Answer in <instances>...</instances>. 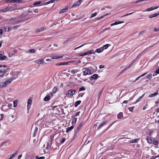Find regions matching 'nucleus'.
<instances>
[{
  "instance_id": "f257e3e1",
  "label": "nucleus",
  "mask_w": 159,
  "mask_h": 159,
  "mask_svg": "<svg viewBox=\"0 0 159 159\" xmlns=\"http://www.w3.org/2000/svg\"><path fill=\"white\" fill-rule=\"evenodd\" d=\"M82 73L84 76H86L87 75H90L92 74L91 70L89 67H84L82 69Z\"/></svg>"
},
{
  "instance_id": "f03ea898",
  "label": "nucleus",
  "mask_w": 159,
  "mask_h": 159,
  "mask_svg": "<svg viewBox=\"0 0 159 159\" xmlns=\"http://www.w3.org/2000/svg\"><path fill=\"white\" fill-rule=\"evenodd\" d=\"M10 80L9 79L5 81H1L0 82V87L1 88H3L6 87L7 85L10 84L11 82H9Z\"/></svg>"
},
{
  "instance_id": "7ed1b4c3",
  "label": "nucleus",
  "mask_w": 159,
  "mask_h": 159,
  "mask_svg": "<svg viewBox=\"0 0 159 159\" xmlns=\"http://www.w3.org/2000/svg\"><path fill=\"white\" fill-rule=\"evenodd\" d=\"M20 73V71H17L14 72L13 77H11L9 79L10 80L9 82H11L13 80H15L16 78H17L18 75Z\"/></svg>"
},
{
  "instance_id": "20e7f679",
  "label": "nucleus",
  "mask_w": 159,
  "mask_h": 159,
  "mask_svg": "<svg viewBox=\"0 0 159 159\" xmlns=\"http://www.w3.org/2000/svg\"><path fill=\"white\" fill-rule=\"evenodd\" d=\"M63 57V56H59L57 54H52L51 57L53 59H58L62 58Z\"/></svg>"
},
{
  "instance_id": "39448f33",
  "label": "nucleus",
  "mask_w": 159,
  "mask_h": 159,
  "mask_svg": "<svg viewBox=\"0 0 159 159\" xmlns=\"http://www.w3.org/2000/svg\"><path fill=\"white\" fill-rule=\"evenodd\" d=\"M76 92V90L72 89H69L67 92L66 93V95H70L72 96Z\"/></svg>"
},
{
  "instance_id": "423d86ee",
  "label": "nucleus",
  "mask_w": 159,
  "mask_h": 159,
  "mask_svg": "<svg viewBox=\"0 0 159 159\" xmlns=\"http://www.w3.org/2000/svg\"><path fill=\"white\" fill-rule=\"evenodd\" d=\"M68 62L69 64H70V65L74 64L75 65H78L79 63H81V61L80 60L70 61H68Z\"/></svg>"
},
{
  "instance_id": "0eeeda50",
  "label": "nucleus",
  "mask_w": 159,
  "mask_h": 159,
  "mask_svg": "<svg viewBox=\"0 0 159 159\" xmlns=\"http://www.w3.org/2000/svg\"><path fill=\"white\" fill-rule=\"evenodd\" d=\"M35 62L38 64H42L44 63V61L43 58H40L35 60Z\"/></svg>"
},
{
  "instance_id": "6e6552de",
  "label": "nucleus",
  "mask_w": 159,
  "mask_h": 159,
  "mask_svg": "<svg viewBox=\"0 0 159 159\" xmlns=\"http://www.w3.org/2000/svg\"><path fill=\"white\" fill-rule=\"evenodd\" d=\"M81 3V0H79L77 2L74 3L72 6L71 7H77L80 5Z\"/></svg>"
},
{
  "instance_id": "1a4fd4ad",
  "label": "nucleus",
  "mask_w": 159,
  "mask_h": 159,
  "mask_svg": "<svg viewBox=\"0 0 159 159\" xmlns=\"http://www.w3.org/2000/svg\"><path fill=\"white\" fill-rule=\"evenodd\" d=\"M98 77V74H95L91 76L89 78L90 80H96Z\"/></svg>"
},
{
  "instance_id": "9d476101",
  "label": "nucleus",
  "mask_w": 159,
  "mask_h": 159,
  "mask_svg": "<svg viewBox=\"0 0 159 159\" xmlns=\"http://www.w3.org/2000/svg\"><path fill=\"white\" fill-rule=\"evenodd\" d=\"M8 69L6 70H0V77L3 76L8 71Z\"/></svg>"
},
{
  "instance_id": "9b49d317",
  "label": "nucleus",
  "mask_w": 159,
  "mask_h": 159,
  "mask_svg": "<svg viewBox=\"0 0 159 159\" xmlns=\"http://www.w3.org/2000/svg\"><path fill=\"white\" fill-rule=\"evenodd\" d=\"M78 71V70H76V69H71L70 70L69 69L68 70V72H70L72 74H74L76 73H77Z\"/></svg>"
},
{
  "instance_id": "f8f14e48",
  "label": "nucleus",
  "mask_w": 159,
  "mask_h": 159,
  "mask_svg": "<svg viewBox=\"0 0 159 159\" xmlns=\"http://www.w3.org/2000/svg\"><path fill=\"white\" fill-rule=\"evenodd\" d=\"M70 65V64H69V62H60L59 63L57 64H56V66H60L61 65Z\"/></svg>"
},
{
  "instance_id": "ddd939ff",
  "label": "nucleus",
  "mask_w": 159,
  "mask_h": 159,
  "mask_svg": "<svg viewBox=\"0 0 159 159\" xmlns=\"http://www.w3.org/2000/svg\"><path fill=\"white\" fill-rule=\"evenodd\" d=\"M124 22V21H116L114 23H112L111 24V26H112L114 25H117L119 24H121L122 23H123Z\"/></svg>"
},
{
  "instance_id": "4468645a",
  "label": "nucleus",
  "mask_w": 159,
  "mask_h": 159,
  "mask_svg": "<svg viewBox=\"0 0 159 159\" xmlns=\"http://www.w3.org/2000/svg\"><path fill=\"white\" fill-rule=\"evenodd\" d=\"M46 29L45 27H40L39 28L36 30V32H39L45 30Z\"/></svg>"
},
{
  "instance_id": "2eb2a0df",
  "label": "nucleus",
  "mask_w": 159,
  "mask_h": 159,
  "mask_svg": "<svg viewBox=\"0 0 159 159\" xmlns=\"http://www.w3.org/2000/svg\"><path fill=\"white\" fill-rule=\"evenodd\" d=\"M57 89L56 87H54L52 89V92L50 93L51 95H52L53 94H55L57 92Z\"/></svg>"
},
{
  "instance_id": "dca6fc26",
  "label": "nucleus",
  "mask_w": 159,
  "mask_h": 159,
  "mask_svg": "<svg viewBox=\"0 0 159 159\" xmlns=\"http://www.w3.org/2000/svg\"><path fill=\"white\" fill-rule=\"evenodd\" d=\"M103 51V48L102 47L100 48L97 49L95 51L96 52H97L98 53H100L102 52Z\"/></svg>"
},
{
  "instance_id": "f3484780",
  "label": "nucleus",
  "mask_w": 159,
  "mask_h": 159,
  "mask_svg": "<svg viewBox=\"0 0 159 159\" xmlns=\"http://www.w3.org/2000/svg\"><path fill=\"white\" fill-rule=\"evenodd\" d=\"M19 0H6V2H19Z\"/></svg>"
},
{
  "instance_id": "a211bd4d",
  "label": "nucleus",
  "mask_w": 159,
  "mask_h": 159,
  "mask_svg": "<svg viewBox=\"0 0 159 159\" xmlns=\"http://www.w3.org/2000/svg\"><path fill=\"white\" fill-rule=\"evenodd\" d=\"M68 8L67 7H66L64 8L61 9L60 11V13H62L65 12L67 10Z\"/></svg>"
},
{
  "instance_id": "6ab92c4d",
  "label": "nucleus",
  "mask_w": 159,
  "mask_h": 159,
  "mask_svg": "<svg viewBox=\"0 0 159 159\" xmlns=\"http://www.w3.org/2000/svg\"><path fill=\"white\" fill-rule=\"evenodd\" d=\"M139 140V139H132L131 140L129 141V142L131 143H136Z\"/></svg>"
},
{
  "instance_id": "aec40b11",
  "label": "nucleus",
  "mask_w": 159,
  "mask_h": 159,
  "mask_svg": "<svg viewBox=\"0 0 159 159\" xmlns=\"http://www.w3.org/2000/svg\"><path fill=\"white\" fill-rule=\"evenodd\" d=\"M132 65V63H131L129 65V66H127L125 69H124L123 70L121 71V72H124L125 71H126V70H128V69H129V68H130L131 66Z\"/></svg>"
},
{
  "instance_id": "412c9836",
  "label": "nucleus",
  "mask_w": 159,
  "mask_h": 159,
  "mask_svg": "<svg viewBox=\"0 0 159 159\" xmlns=\"http://www.w3.org/2000/svg\"><path fill=\"white\" fill-rule=\"evenodd\" d=\"M146 140H147V142L149 143H152V138L148 136L147 137Z\"/></svg>"
},
{
  "instance_id": "4be33fe9",
  "label": "nucleus",
  "mask_w": 159,
  "mask_h": 159,
  "mask_svg": "<svg viewBox=\"0 0 159 159\" xmlns=\"http://www.w3.org/2000/svg\"><path fill=\"white\" fill-rule=\"evenodd\" d=\"M106 123L105 122L102 121V123L100 124L99 126H98L97 129L98 130L100 129L101 127H102L103 126H104L106 124Z\"/></svg>"
},
{
  "instance_id": "5701e85b",
  "label": "nucleus",
  "mask_w": 159,
  "mask_h": 159,
  "mask_svg": "<svg viewBox=\"0 0 159 159\" xmlns=\"http://www.w3.org/2000/svg\"><path fill=\"white\" fill-rule=\"evenodd\" d=\"M50 97L49 95H47L44 98V100L45 101H48L50 100Z\"/></svg>"
},
{
  "instance_id": "b1692460",
  "label": "nucleus",
  "mask_w": 159,
  "mask_h": 159,
  "mask_svg": "<svg viewBox=\"0 0 159 159\" xmlns=\"http://www.w3.org/2000/svg\"><path fill=\"white\" fill-rule=\"evenodd\" d=\"M123 117V113L122 112L119 113L117 115V118L118 119H120Z\"/></svg>"
},
{
  "instance_id": "393cba45",
  "label": "nucleus",
  "mask_w": 159,
  "mask_h": 159,
  "mask_svg": "<svg viewBox=\"0 0 159 159\" xmlns=\"http://www.w3.org/2000/svg\"><path fill=\"white\" fill-rule=\"evenodd\" d=\"M77 119V118L74 117H73L71 122L72 124L73 125L75 124L76 122Z\"/></svg>"
},
{
  "instance_id": "a878e982",
  "label": "nucleus",
  "mask_w": 159,
  "mask_h": 159,
  "mask_svg": "<svg viewBox=\"0 0 159 159\" xmlns=\"http://www.w3.org/2000/svg\"><path fill=\"white\" fill-rule=\"evenodd\" d=\"M157 94H158V92H156L155 93H154L150 94L149 96V97H150V98H152V97H154L156 96Z\"/></svg>"
},
{
  "instance_id": "bb28decb",
  "label": "nucleus",
  "mask_w": 159,
  "mask_h": 159,
  "mask_svg": "<svg viewBox=\"0 0 159 159\" xmlns=\"http://www.w3.org/2000/svg\"><path fill=\"white\" fill-rule=\"evenodd\" d=\"M6 9L7 11H12L13 10V8L12 7H7Z\"/></svg>"
},
{
  "instance_id": "cd10ccee",
  "label": "nucleus",
  "mask_w": 159,
  "mask_h": 159,
  "mask_svg": "<svg viewBox=\"0 0 159 159\" xmlns=\"http://www.w3.org/2000/svg\"><path fill=\"white\" fill-rule=\"evenodd\" d=\"M81 102V101L80 100L78 101L75 102V107H77L79 105Z\"/></svg>"
},
{
  "instance_id": "c85d7f7f",
  "label": "nucleus",
  "mask_w": 159,
  "mask_h": 159,
  "mask_svg": "<svg viewBox=\"0 0 159 159\" xmlns=\"http://www.w3.org/2000/svg\"><path fill=\"white\" fill-rule=\"evenodd\" d=\"M54 137V135L52 134L50 136V138L49 139V141H51L50 145L52 144V140H53V139Z\"/></svg>"
},
{
  "instance_id": "c756f323",
  "label": "nucleus",
  "mask_w": 159,
  "mask_h": 159,
  "mask_svg": "<svg viewBox=\"0 0 159 159\" xmlns=\"http://www.w3.org/2000/svg\"><path fill=\"white\" fill-rule=\"evenodd\" d=\"M74 128V126L73 125H72L70 127L68 128L67 129L66 131V132L67 133L68 131L71 130H72Z\"/></svg>"
},
{
  "instance_id": "7c9ffc66",
  "label": "nucleus",
  "mask_w": 159,
  "mask_h": 159,
  "mask_svg": "<svg viewBox=\"0 0 159 159\" xmlns=\"http://www.w3.org/2000/svg\"><path fill=\"white\" fill-rule=\"evenodd\" d=\"M157 13H155L149 16V18H152L153 17H156L157 16Z\"/></svg>"
},
{
  "instance_id": "2f4dec72",
  "label": "nucleus",
  "mask_w": 159,
  "mask_h": 159,
  "mask_svg": "<svg viewBox=\"0 0 159 159\" xmlns=\"http://www.w3.org/2000/svg\"><path fill=\"white\" fill-rule=\"evenodd\" d=\"M108 14H107L104 15H103V16H101L100 17H98L96 19L97 20H100L101 19H102L105 16H106Z\"/></svg>"
},
{
  "instance_id": "473e14b6",
  "label": "nucleus",
  "mask_w": 159,
  "mask_h": 159,
  "mask_svg": "<svg viewBox=\"0 0 159 159\" xmlns=\"http://www.w3.org/2000/svg\"><path fill=\"white\" fill-rule=\"evenodd\" d=\"M109 44H106L105 45H104L102 47V48H103V50H104V49H107L109 47Z\"/></svg>"
},
{
  "instance_id": "72a5a7b5",
  "label": "nucleus",
  "mask_w": 159,
  "mask_h": 159,
  "mask_svg": "<svg viewBox=\"0 0 159 159\" xmlns=\"http://www.w3.org/2000/svg\"><path fill=\"white\" fill-rule=\"evenodd\" d=\"M144 93L143 94L142 96H140L139 98L136 101V103L139 102L143 97L144 95Z\"/></svg>"
},
{
  "instance_id": "f704fd0d",
  "label": "nucleus",
  "mask_w": 159,
  "mask_h": 159,
  "mask_svg": "<svg viewBox=\"0 0 159 159\" xmlns=\"http://www.w3.org/2000/svg\"><path fill=\"white\" fill-rule=\"evenodd\" d=\"M147 73H145L144 74H143V75H142L140 76H139L135 80V81H134V82H135L140 77H142V76H144V75H146L147 74Z\"/></svg>"
},
{
  "instance_id": "c9c22d12",
  "label": "nucleus",
  "mask_w": 159,
  "mask_h": 159,
  "mask_svg": "<svg viewBox=\"0 0 159 159\" xmlns=\"http://www.w3.org/2000/svg\"><path fill=\"white\" fill-rule=\"evenodd\" d=\"M29 52L30 53H34L35 52V50L34 49H31L29 50Z\"/></svg>"
},
{
  "instance_id": "e433bc0d",
  "label": "nucleus",
  "mask_w": 159,
  "mask_h": 159,
  "mask_svg": "<svg viewBox=\"0 0 159 159\" xmlns=\"http://www.w3.org/2000/svg\"><path fill=\"white\" fill-rule=\"evenodd\" d=\"M17 152H16L15 153H14V154H12L10 157L9 158L10 159H11V158L14 157L17 154Z\"/></svg>"
},
{
  "instance_id": "4c0bfd02",
  "label": "nucleus",
  "mask_w": 159,
  "mask_h": 159,
  "mask_svg": "<svg viewBox=\"0 0 159 159\" xmlns=\"http://www.w3.org/2000/svg\"><path fill=\"white\" fill-rule=\"evenodd\" d=\"M7 9H6V7L5 8L2 9L0 10V12H4L7 11Z\"/></svg>"
},
{
  "instance_id": "58836bf2",
  "label": "nucleus",
  "mask_w": 159,
  "mask_h": 159,
  "mask_svg": "<svg viewBox=\"0 0 159 159\" xmlns=\"http://www.w3.org/2000/svg\"><path fill=\"white\" fill-rule=\"evenodd\" d=\"M153 10V7H151L150 8L147 9L146 10V11H149Z\"/></svg>"
},
{
  "instance_id": "ea45409f",
  "label": "nucleus",
  "mask_w": 159,
  "mask_h": 159,
  "mask_svg": "<svg viewBox=\"0 0 159 159\" xmlns=\"http://www.w3.org/2000/svg\"><path fill=\"white\" fill-rule=\"evenodd\" d=\"M35 158L37 159H44L45 157H39L38 156H36L35 157Z\"/></svg>"
},
{
  "instance_id": "a19ab883",
  "label": "nucleus",
  "mask_w": 159,
  "mask_h": 159,
  "mask_svg": "<svg viewBox=\"0 0 159 159\" xmlns=\"http://www.w3.org/2000/svg\"><path fill=\"white\" fill-rule=\"evenodd\" d=\"M153 143L155 145H157L158 143V141L156 140H154L153 142Z\"/></svg>"
},
{
  "instance_id": "79ce46f5",
  "label": "nucleus",
  "mask_w": 159,
  "mask_h": 159,
  "mask_svg": "<svg viewBox=\"0 0 159 159\" xmlns=\"http://www.w3.org/2000/svg\"><path fill=\"white\" fill-rule=\"evenodd\" d=\"M32 98H29L28 99V102H27L28 104H31L32 103Z\"/></svg>"
},
{
  "instance_id": "37998d69",
  "label": "nucleus",
  "mask_w": 159,
  "mask_h": 159,
  "mask_svg": "<svg viewBox=\"0 0 159 159\" xmlns=\"http://www.w3.org/2000/svg\"><path fill=\"white\" fill-rule=\"evenodd\" d=\"M85 89L84 87L83 86H82V87H81V88H80L79 89V92L85 90Z\"/></svg>"
},
{
  "instance_id": "c03bdc74",
  "label": "nucleus",
  "mask_w": 159,
  "mask_h": 159,
  "mask_svg": "<svg viewBox=\"0 0 159 159\" xmlns=\"http://www.w3.org/2000/svg\"><path fill=\"white\" fill-rule=\"evenodd\" d=\"M41 2L40 1L37 2H34L33 4L34 6H36L38 4H40L41 3Z\"/></svg>"
},
{
  "instance_id": "a18cd8bd",
  "label": "nucleus",
  "mask_w": 159,
  "mask_h": 159,
  "mask_svg": "<svg viewBox=\"0 0 159 159\" xmlns=\"http://www.w3.org/2000/svg\"><path fill=\"white\" fill-rule=\"evenodd\" d=\"M7 58V57L5 56H3L1 57V58L0 59V60L2 61L5 60Z\"/></svg>"
},
{
  "instance_id": "49530a36",
  "label": "nucleus",
  "mask_w": 159,
  "mask_h": 159,
  "mask_svg": "<svg viewBox=\"0 0 159 159\" xmlns=\"http://www.w3.org/2000/svg\"><path fill=\"white\" fill-rule=\"evenodd\" d=\"M97 15V13L96 12L94 13H93V14H91L90 18H93V17L96 16Z\"/></svg>"
},
{
  "instance_id": "de8ad7c7",
  "label": "nucleus",
  "mask_w": 159,
  "mask_h": 159,
  "mask_svg": "<svg viewBox=\"0 0 159 159\" xmlns=\"http://www.w3.org/2000/svg\"><path fill=\"white\" fill-rule=\"evenodd\" d=\"M80 113V111L77 112L75 113L73 116H77L79 115V114ZM73 117V116H72Z\"/></svg>"
},
{
  "instance_id": "09e8293b",
  "label": "nucleus",
  "mask_w": 159,
  "mask_h": 159,
  "mask_svg": "<svg viewBox=\"0 0 159 159\" xmlns=\"http://www.w3.org/2000/svg\"><path fill=\"white\" fill-rule=\"evenodd\" d=\"M109 149L111 150H113L114 148V146L113 145H111V146L108 147Z\"/></svg>"
},
{
  "instance_id": "8fccbe9b",
  "label": "nucleus",
  "mask_w": 159,
  "mask_h": 159,
  "mask_svg": "<svg viewBox=\"0 0 159 159\" xmlns=\"http://www.w3.org/2000/svg\"><path fill=\"white\" fill-rule=\"evenodd\" d=\"M152 75L151 74H149L146 76V78L147 79H150L152 77Z\"/></svg>"
},
{
  "instance_id": "3c124183",
  "label": "nucleus",
  "mask_w": 159,
  "mask_h": 159,
  "mask_svg": "<svg viewBox=\"0 0 159 159\" xmlns=\"http://www.w3.org/2000/svg\"><path fill=\"white\" fill-rule=\"evenodd\" d=\"M17 101L16 100L14 101L13 102L14 107H15L17 105Z\"/></svg>"
},
{
  "instance_id": "603ef678",
  "label": "nucleus",
  "mask_w": 159,
  "mask_h": 159,
  "mask_svg": "<svg viewBox=\"0 0 159 159\" xmlns=\"http://www.w3.org/2000/svg\"><path fill=\"white\" fill-rule=\"evenodd\" d=\"M89 52H90V54H94L96 52L95 51H94L93 50H90Z\"/></svg>"
},
{
  "instance_id": "864d4df0",
  "label": "nucleus",
  "mask_w": 159,
  "mask_h": 159,
  "mask_svg": "<svg viewBox=\"0 0 159 159\" xmlns=\"http://www.w3.org/2000/svg\"><path fill=\"white\" fill-rule=\"evenodd\" d=\"M102 91H101L100 92H99V93H98V99L100 97V96H101V95L102 93Z\"/></svg>"
},
{
  "instance_id": "5fc2aeb1",
  "label": "nucleus",
  "mask_w": 159,
  "mask_h": 159,
  "mask_svg": "<svg viewBox=\"0 0 159 159\" xmlns=\"http://www.w3.org/2000/svg\"><path fill=\"white\" fill-rule=\"evenodd\" d=\"M19 26V25H17L16 26H15L13 27V29H16Z\"/></svg>"
},
{
  "instance_id": "6e6d98bb",
  "label": "nucleus",
  "mask_w": 159,
  "mask_h": 159,
  "mask_svg": "<svg viewBox=\"0 0 159 159\" xmlns=\"http://www.w3.org/2000/svg\"><path fill=\"white\" fill-rule=\"evenodd\" d=\"M65 140H66L65 138H63L62 139V140H61V143H63L65 141Z\"/></svg>"
},
{
  "instance_id": "4d7b16f0",
  "label": "nucleus",
  "mask_w": 159,
  "mask_h": 159,
  "mask_svg": "<svg viewBox=\"0 0 159 159\" xmlns=\"http://www.w3.org/2000/svg\"><path fill=\"white\" fill-rule=\"evenodd\" d=\"M134 13V12H132L131 13H129V14H126L123 16H122V17H124V16H127L130 15L132 14V13Z\"/></svg>"
},
{
  "instance_id": "13d9d810",
  "label": "nucleus",
  "mask_w": 159,
  "mask_h": 159,
  "mask_svg": "<svg viewBox=\"0 0 159 159\" xmlns=\"http://www.w3.org/2000/svg\"><path fill=\"white\" fill-rule=\"evenodd\" d=\"M134 108L132 107H130L129 108V110L130 111H133V110Z\"/></svg>"
},
{
  "instance_id": "bf43d9fd",
  "label": "nucleus",
  "mask_w": 159,
  "mask_h": 159,
  "mask_svg": "<svg viewBox=\"0 0 159 159\" xmlns=\"http://www.w3.org/2000/svg\"><path fill=\"white\" fill-rule=\"evenodd\" d=\"M69 39L66 40L64 42V44H67L68 43V42L70 40V39Z\"/></svg>"
},
{
  "instance_id": "052dcab7",
  "label": "nucleus",
  "mask_w": 159,
  "mask_h": 159,
  "mask_svg": "<svg viewBox=\"0 0 159 159\" xmlns=\"http://www.w3.org/2000/svg\"><path fill=\"white\" fill-rule=\"evenodd\" d=\"M110 29V28H105L103 30V31H105L106 30H109Z\"/></svg>"
},
{
  "instance_id": "680f3d73",
  "label": "nucleus",
  "mask_w": 159,
  "mask_h": 159,
  "mask_svg": "<svg viewBox=\"0 0 159 159\" xmlns=\"http://www.w3.org/2000/svg\"><path fill=\"white\" fill-rule=\"evenodd\" d=\"M153 29L155 31H158L159 30V28H154Z\"/></svg>"
},
{
  "instance_id": "e2e57ef3",
  "label": "nucleus",
  "mask_w": 159,
  "mask_h": 159,
  "mask_svg": "<svg viewBox=\"0 0 159 159\" xmlns=\"http://www.w3.org/2000/svg\"><path fill=\"white\" fill-rule=\"evenodd\" d=\"M84 45V44H82V45H81V46H79V47H77V48H75L74 49V50H76V49H78V48H80V47H82V46H83Z\"/></svg>"
},
{
  "instance_id": "0e129e2a",
  "label": "nucleus",
  "mask_w": 159,
  "mask_h": 159,
  "mask_svg": "<svg viewBox=\"0 0 159 159\" xmlns=\"http://www.w3.org/2000/svg\"><path fill=\"white\" fill-rule=\"evenodd\" d=\"M21 22V21H15L14 22V23H13V24H18V23H19L20 22Z\"/></svg>"
},
{
  "instance_id": "69168bd1",
  "label": "nucleus",
  "mask_w": 159,
  "mask_h": 159,
  "mask_svg": "<svg viewBox=\"0 0 159 159\" xmlns=\"http://www.w3.org/2000/svg\"><path fill=\"white\" fill-rule=\"evenodd\" d=\"M129 100H125V101H124L122 103H125V104H126V103H127L128 102Z\"/></svg>"
},
{
  "instance_id": "338daca9",
  "label": "nucleus",
  "mask_w": 159,
  "mask_h": 159,
  "mask_svg": "<svg viewBox=\"0 0 159 159\" xmlns=\"http://www.w3.org/2000/svg\"><path fill=\"white\" fill-rule=\"evenodd\" d=\"M104 66L103 65H101L99 66V68L100 69L102 68H104Z\"/></svg>"
},
{
  "instance_id": "774afa93",
  "label": "nucleus",
  "mask_w": 159,
  "mask_h": 159,
  "mask_svg": "<svg viewBox=\"0 0 159 159\" xmlns=\"http://www.w3.org/2000/svg\"><path fill=\"white\" fill-rule=\"evenodd\" d=\"M34 13H37V12H38V9H35V10H34Z\"/></svg>"
}]
</instances>
